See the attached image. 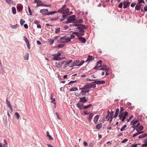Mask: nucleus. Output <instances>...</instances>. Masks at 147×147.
I'll return each instance as SVG.
<instances>
[{
	"mask_svg": "<svg viewBox=\"0 0 147 147\" xmlns=\"http://www.w3.org/2000/svg\"><path fill=\"white\" fill-rule=\"evenodd\" d=\"M57 12V11H51L49 12H48V15H52L55 13H56Z\"/></svg>",
	"mask_w": 147,
	"mask_h": 147,
	"instance_id": "31",
	"label": "nucleus"
},
{
	"mask_svg": "<svg viewBox=\"0 0 147 147\" xmlns=\"http://www.w3.org/2000/svg\"><path fill=\"white\" fill-rule=\"evenodd\" d=\"M141 7V5L137 4L135 7V9L136 10H139L140 9Z\"/></svg>",
	"mask_w": 147,
	"mask_h": 147,
	"instance_id": "37",
	"label": "nucleus"
},
{
	"mask_svg": "<svg viewBox=\"0 0 147 147\" xmlns=\"http://www.w3.org/2000/svg\"><path fill=\"white\" fill-rule=\"evenodd\" d=\"M6 103L7 106H8V107H9V108L11 111H13V110L10 104V102L7 100H7H6Z\"/></svg>",
	"mask_w": 147,
	"mask_h": 147,
	"instance_id": "11",
	"label": "nucleus"
},
{
	"mask_svg": "<svg viewBox=\"0 0 147 147\" xmlns=\"http://www.w3.org/2000/svg\"><path fill=\"white\" fill-rule=\"evenodd\" d=\"M128 141V139H125L121 142L122 143H124Z\"/></svg>",
	"mask_w": 147,
	"mask_h": 147,
	"instance_id": "58",
	"label": "nucleus"
},
{
	"mask_svg": "<svg viewBox=\"0 0 147 147\" xmlns=\"http://www.w3.org/2000/svg\"><path fill=\"white\" fill-rule=\"evenodd\" d=\"M99 69L106 71H108L109 70V68L108 67H101V68H99Z\"/></svg>",
	"mask_w": 147,
	"mask_h": 147,
	"instance_id": "25",
	"label": "nucleus"
},
{
	"mask_svg": "<svg viewBox=\"0 0 147 147\" xmlns=\"http://www.w3.org/2000/svg\"><path fill=\"white\" fill-rule=\"evenodd\" d=\"M113 112H112L111 113V115L109 116V118H108L107 120L108 121H109L110 122H111L113 118Z\"/></svg>",
	"mask_w": 147,
	"mask_h": 147,
	"instance_id": "20",
	"label": "nucleus"
},
{
	"mask_svg": "<svg viewBox=\"0 0 147 147\" xmlns=\"http://www.w3.org/2000/svg\"><path fill=\"white\" fill-rule=\"evenodd\" d=\"M15 115L18 119L20 117V115L18 113H16Z\"/></svg>",
	"mask_w": 147,
	"mask_h": 147,
	"instance_id": "45",
	"label": "nucleus"
},
{
	"mask_svg": "<svg viewBox=\"0 0 147 147\" xmlns=\"http://www.w3.org/2000/svg\"><path fill=\"white\" fill-rule=\"evenodd\" d=\"M64 46V45L62 44H59L58 46V48H61L63 47Z\"/></svg>",
	"mask_w": 147,
	"mask_h": 147,
	"instance_id": "54",
	"label": "nucleus"
},
{
	"mask_svg": "<svg viewBox=\"0 0 147 147\" xmlns=\"http://www.w3.org/2000/svg\"><path fill=\"white\" fill-rule=\"evenodd\" d=\"M55 33H57L58 32L60 31V28L59 27H57L55 29Z\"/></svg>",
	"mask_w": 147,
	"mask_h": 147,
	"instance_id": "42",
	"label": "nucleus"
},
{
	"mask_svg": "<svg viewBox=\"0 0 147 147\" xmlns=\"http://www.w3.org/2000/svg\"><path fill=\"white\" fill-rule=\"evenodd\" d=\"M87 100L86 99V97H84L80 98V101L82 102L85 103L86 102Z\"/></svg>",
	"mask_w": 147,
	"mask_h": 147,
	"instance_id": "27",
	"label": "nucleus"
},
{
	"mask_svg": "<svg viewBox=\"0 0 147 147\" xmlns=\"http://www.w3.org/2000/svg\"><path fill=\"white\" fill-rule=\"evenodd\" d=\"M49 11L47 9H43L40 10V12L43 15H48Z\"/></svg>",
	"mask_w": 147,
	"mask_h": 147,
	"instance_id": "6",
	"label": "nucleus"
},
{
	"mask_svg": "<svg viewBox=\"0 0 147 147\" xmlns=\"http://www.w3.org/2000/svg\"><path fill=\"white\" fill-rule=\"evenodd\" d=\"M52 55L54 57L53 58V59L54 60H59L61 59V57L56 55L55 54H53Z\"/></svg>",
	"mask_w": 147,
	"mask_h": 147,
	"instance_id": "9",
	"label": "nucleus"
},
{
	"mask_svg": "<svg viewBox=\"0 0 147 147\" xmlns=\"http://www.w3.org/2000/svg\"><path fill=\"white\" fill-rule=\"evenodd\" d=\"M144 10L145 11H147V5H146L144 7Z\"/></svg>",
	"mask_w": 147,
	"mask_h": 147,
	"instance_id": "64",
	"label": "nucleus"
},
{
	"mask_svg": "<svg viewBox=\"0 0 147 147\" xmlns=\"http://www.w3.org/2000/svg\"><path fill=\"white\" fill-rule=\"evenodd\" d=\"M128 114V113L127 111L125 112V113L124 112H120L119 117H120V119H122V121H124Z\"/></svg>",
	"mask_w": 147,
	"mask_h": 147,
	"instance_id": "3",
	"label": "nucleus"
},
{
	"mask_svg": "<svg viewBox=\"0 0 147 147\" xmlns=\"http://www.w3.org/2000/svg\"><path fill=\"white\" fill-rule=\"evenodd\" d=\"M102 123H100L99 124H98L96 125V128L98 129H100L102 127Z\"/></svg>",
	"mask_w": 147,
	"mask_h": 147,
	"instance_id": "28",
	"label": "nucleus"
},
{
	"mask_svg": "<svg viewBox=\"0 0 147 147\" xmlns=\"http://www.w3.org/2000/svg\"><path fill=\"white\" fill-rule=\"evenodd\" d=\"M69 9L67 8L66 9H65V10H64V11L63 12H62V13L63 14H69Z\"/></svg>",
	"mask_w": 147,
	"mask_h": 147,
	"instance_id": "26",
	"label": "nucleus"
},
{
	"mask_svg": "<svg viewBox=\"0 0 147 147\" xmlns=\"http://www.w3.org/2000/svg\"><path fill=\"white\" fill-rule=\"evenodd\" d=\"M127 126L126 125H125L122 127L120 129V131H123L125 130V128Z\"/></svg>",
	"mask_w": 147,
	"mask_h": 147,
	"instance_id": "41",
	"label": "nucleus"
},
{
	"mask_svg": "<svg viewBox=\"0 0 147 147\" xmlns=\"http://www.w3.org/2000/svg\"><path fill=\"white\" fill-rule=\"evenodd\" d=\"M53 94L52 93L51 94V96L50 99L52 100L51 102V103H54L55 101V98H53Z\"/></svg>",
	"mask_w": 147,
	"mask_h": 147,
	"instance_id": "24",
	"label": "nucleus"
},
{
	"mask_svg": "<svg viewBox=\"0 0 147 147\" xmlns=\"http://www.w3.org/2000/svg\"><path fill=\"white\" fill-rule=\"evenodd\" d=\"M72 61L71 60H67L65 61V65L66 66H68L69 67V65H71L70 63ZM66 66L65 67H66Z\"/></svg>",
	"mask_w": 147,
	"mask_h": 147,
	"instance_id": "13",
	"label": "nucleus"
},
{
	"mask_svg": "<svg viewBox=\"0 0 147 147\" xmlns=\"http://www.w3.org/2000/svg\"><path fill=\"white\" fill-rule=\"evenodd\" d=\"M12 12L14 14H15L16 13V9L14 7H12Z\"/></svg>",
	"mask_w": 147,
	"mask_h": 147,
	"instance_id": "33",
	"label": "nucleus"
},
{
	"mask_svg": "<svg viewBox=\"0 0 147 147\" xmlns=\"http://www.w3.org/2000/svg\"><path fill=\"white\" fill-rule=\"evenodd\" d=\"M78 90V89L76 87H74L72 88H71L69 90V91H75L76 90Z\"/></svg>",
	"mask_w": 147,
	"mask_h": 147,
	"instance_id": "34",
	"label": "nucleus"
},
{
	"mask_svg": "<svg viewBox=\"0 0 147 147\" xmlns=\"http://www.w3.org/2000/svg\"><path fill=\"white\" fill-rule=\"evenodd\" d=\"M80 89L82 90L80 94L82 95H84L86 94V90L85 88H84L83 87L82 88H80Z\"/></svg>",
	"mask_w": 147,
	"mask_h": 147,
	"instance_id": "7",
	"label": "nucleus"
},
{
	"mask_svg": "<svg viewBox=\"0 0 147 147\" xmlns=\"http://www.w3.org/2000/svg\"><path fill=\"white\" fill-rule=\"evenodd\" d=\"M77 107L80 109H82L83 107V104L78 103L76 105Z\"/></svg>",
	"mask_w": 147,
	"mask_h": 147,
	"instance_id": "17",
	"label": "nucleus"
},
{
	"mask_svg": "<svg viewBox=\"0 0 147 147\" xmlns=\"http://www.w3.org/2000/svg\"><path fill=\"white\" fill-rule=\"evenodd\" d=\"M25 55L26 56L24 57V59L25 60H28L29 59V54L27 53Z\"/></svg>",
	"mask_w": 147,
	"mask_h": 147,
	"instance_id": "35",
	"label": "nucleus"
},
{
	"mask_svg": "<svg viewBox=\"0 0 147 147\" xmlns=\"http://www.w3.org/2000/svg\"><path fill=\"white\" fill-rule=\"evenodd\" d=\"M99 117V115H96L94 119V121L95 123H96Z\"/></svg>",
	"mask_w": 147,
	"mask_h": 147,
	"instance_id": "19",
	"label": "nucleus"
},
{
	"mask_svg": "<svg viewBox=\"0 0 147 147\" xmlns=\"http://www.w3.org/2000/svg\"><path fill=\"white\" fill-rule=\"evenodd\" d=\"M144 128L143 127L142 125H141L139 126L136 129V130L138 132L139 131H142Z\"/></svg>",
	"mask_w": 147,
	"mask_h": 147,
	"instance_id": "14",
	"label": "nucleus"
},
{
	"mask_svg": "<svg viewBox=\"0 0 147 147\" xmlns=\"http://www.w3.org/2000/svg\"><path fill=\"white\" fill-rule=\"evenodd\" d=\"M140 123H138L137 124L135 125H134V126H133V127L134 128V130L137 127H138L139 126V125H140Z\"/></svg>",
	"mask_w": 147,
	"mask_h": 147,
	"instance_id": "38",
	"label": "nucleus"
},
{
	"mask_svg": "<svg viewBox=\"0 0 147 147\" xmlns=\"http://www.w3.org/2000/svg\"><path fill=\"white\" fill-rule=\"evenodd\" d=\"M147 146V143H145L142 144V147H145Z\"/></svg>",
	"mask_w": 147,
	"mask_h": 147,
	"instance_id": "61",
	"label": "nucleus"
},
{
	"mask_svg": "<svg viewBox=\"0 0 147 147\" xmlns=\"http://www.w3.org/2000/svg\"><path fill=\"white\" fill-rule=\"evenodd\" d=\"M138 3L139 4H140V3H145V2L144 0H138Z\"/></svg>",
	"mask_w": 147,
	"mask_h": 147,
	"instance_id": "43",
	"label": "nucleus"
},
{
	"mask_svg": "<svg viewBox=\"0 0 147 147\" xmlns=\"http://www.w3.org/2000/svg\"><path fill=\"white\" fill-rule=\"evenodd\" d=\"M17 25H18L17 24H16L15 25H11V28H13V29H16L17 28Z\"/></svg>",
	"mask_w": 147,
	"mask_h": 147,
	"instance_id": "48",
	"label": "nucleus"
},
{
	"mask_svg": "<svg viewBox=\"0 0 147 147\" xmlns=\"http://www.w3.org/2000/svg\"><path fill=\"white\" fill-rule=\"evenodd\" d=\"M54 40H55L54 39H51L49 41V42H50V44L51 45L53 44V43L54 42Z\"/></svg>",
	"mask_w": 147,
	"mask_h": 147,
	"instance_id": "51",
	"label": "nucleus"
},
{
	"mask_svg": "<svg viewBox=\"0 0 147 147\" xmlns=\"http://www.w3.org/2000/svg\"><path fill=\"white\" fill-rule=\"evenodd\" d=\"M102 63V61L101 60H99L97 62V65H98L100 64L101 65Z\"/></svg>",
	"mask_w": 147,
	"mask_h": 147,
	"instance_id": "60",
	"label": "nucleus"
},
{
	"mask_svg": "<svg viewBox=\"0 0 147 147\" xmlns=\"http://www.w3.org/2000/svg\"><path fill=\"white\" fill-rule=\"evenodd\" d=\"M138 120H136L135 121H134V122H133V126H134V125H135L138 122Z\"/></svg>",
	"mask_w": 147,
	"mask_h": 147,
	"instance_id": "53",
	"label": "nucleus"
},
{
	"mask_svg": "<svg viewBox=\"0 0 147 147\" xmlns=\"http://www.w3.org/2000/svg\"><path fill=\"white\" fill-rule=\"evenodd\" d=\"M101 67V65L98 66V65H97L95 67H94V69H98V68H99V67Z\"/></svg>",
	"mask_w": 147,
	"mask_h": 147,
	"instance_id": "56",
	"label": "nucleus"
},
{
	"mask_svg": "<svg viewBox=\"0 0 147 147\" xmlns=\"http://www.w3.org/2000/svg\"><path fill=\"white\" fill-rule=\"evenodd\" d=\"M83 22V20L82 19H77L76 20H75V23H82Z\"/></svg>",
	"mask_w": 147,
	"mask_h": 147,
	"instance_id": "32",
	"label": "nucleus"
},
{
	"mask_svg": "<svg viewBox=\"0 0 147 147\" xmlns=\"http://www.w3.org/2000/svg\"><path fill=\"white\" fill-rule=\"evenodd\" d=\"M91 106H92V105L91 104H89V105H87L86 106H85L84 107V109L85 110L86 109H88V108H89Z\"/></svg>",
	"mask_w": 147,
	"mask_h": 147,
	"instance_id": "39",
	"label": "nucleus"
},
{
	"mask_svg": "<svg viewBox=\"0 0 147 147\" xmlns=\"http://www.w3.org/2000/svg\"><path fill=\"white\" fill-rule=\"evenodd\" d=\"M70 41V38H69V37L64 36L60 37V39L58 40V42L60 43H67Z\"/></svg>",
	"mask_w": 147,
	"mask_h": 147,
	"instance_id": "2",
	"label": "nucleus"
},
{
	"mask_svg": "<svg viewBox=\"0 0 147 147\" xmlns=\"http://www.w3.org/2000/svg\"><path fill=\"white\" fill-rule=\"evenodd\" d=\"M70 26H75L76 29H78L80 32H84V29L86 28V26L82 24H75L70 25Z\"/></svg>",
	"mask_w": 147,
	"mask_h": 147,
	"instance_id": "1",
	"label": "nucleus"
},
{
	"mask_svg": "<svg viewBox=\"0 0 147 147\" xmlns=\"http://www.w3.org/2000/svg\"><path fill=\"white\" fill-rule=\"evenodd\" d=\"M130 3L129 2H127L126 1H125L123 3V7L124 8H126L128 6Z\"/></svg>",
	"mask_w": 147,
	"mask_h": 147,
	"instance_id": "18",
	"label": "nucleus"
},
{
	"mask_svg": "<svg viewBox=\"0 0 147 147\" xmlns=\"http://www.w3.org/2000/svg\"><path fill=\"white\" fill-rule=\"evenodd\" d=\"M78 39L80 41L83 43H84L86 42V40L85 38L81 37H78Z\"/></svg>",
	"mask_w": 147,
	"mask_h": 147,
	"instance_id": "15",
	"label": "nucleus"
},
{
	"mask_svg": "<svg viewBox=\"0 0 147 147\" xmlns=\"http://www.w3.org/2000/svg\"><path fill=\"white\" fill-rule=\"evenodd\" d=\"M64 15H63V18H62L61 19V21L62 22L65 19V18H67V16L69 15V14H63Z\"/></svg>",
	"mask_w": 147,
	"mask_h": 147,
	"instance_id": "30",
	"label": "nucleus"
},
{
	"mask_svg": "<svg viewBox=\"0 0 147 147\" xmlns=\"http://www.w3.org/2000/svg\"><path fill=\"white\" fill-rule=\"evenodd\" d=\"M123 2H121L119 5V6H118L119 7V8H122L123 6Z\"/></svg>",
	"mask_w": 147,
	"mask_h": 147,
	"instance_id": "55",
	"label": "nucleus"
},
{
	"mask_svg": "<svg viewBox=\"0 0 147 147\" xmlns=\"http://www.w3.org/2000/svg\"><path fill=\"white\" fill-rule=\"evenodd\" d=\"M47 136L48 137L49 139L50 140H53V138L50 136L48 131H47L46 132Z\"/></svg>",
	"mask_w": 147,
	"mask_h": 147,
	"instance_id": "22",
	"label": "nucleus"
},
{
	"mask_svg": "<svg viewBox=\"0 0 147 147\" xmlns=\"http://www.w3.org/2000/svg\"><path fill=\"white\" fill-rule=\"evenodd\" d=\"M76 82V80H75V81H73V80H71V81H70L68 84L69 85H71V84L72 83H74L75 82Z\"/></svg>",
	"mask_w": 147,
	"mask_h": 147,
	"instance_id": "50",
	"label": "nucleus"
},
{
	"mask_svg": "<svg viewBox=\"0 0 147 147\" xmlns=\"http://www.w3.org/2000/svg\"><path fill=\"white\" fill-rule=\"evenodd\" d=\"M25 22V20H22L21 19L20 21V24L21 26H22L23 24Z\"/></svg>",
	"mask_w": 147,
	"mask_h": 147,
	"instance_id": "40",
	"label": "nucleus"
},
{
	"mask_svg": "<svg viewBox=\"0 0 147 147\" xmlns=\"http://www.w3.org/2000/svg\"><path fill=\"white\" fill-rule=\"evenodd\" d=\"M65 61H62L59 63H56V66L57 67L60 68L62 67L63 64L64 63Z\"/></svg>",
	"mask_w": 147,
	"mask_h": 147,
	"instance_id": "8",
	"label": "nucleus"
},
{
	"mask_svg": "<svg viewBox=\"0 0 147 147\" xmlns=\"http://www.w3.org/2000/svg\"><path fill=\"white\" fill-rule=\"evenodd\" d=\"M75 37V36L73 35H70V36L69 37V38H70V40H71V38H74Z\"/></svg>",
	"mask_w": 147,
	"mask_h": 147,
	"instance_id": "59",
	"label": "nucleus"
},
{
	"mask_svg": "<svg viewBox=\"0 0 147 147\" xmlns=\"http://www.w3.org/2000/svg\"><path fill=\"white\" fill-rule=\"evenodd\" d=\"M93 116V115L92 114H90L89 115L88 119L90 121L92 120Z\"/></svg>",
	"mask_w": 147,
	"mask_h": 147,
	"instance_id": "46",
	"label": "nucleus"
},
{
	"mask_svg": "<svg viewBox=\"0 0 147 147\" xmlns=\"http://www.w3.org/2000/svg\"><path fill=\"white\" fill-rule=\"evenodd\" d=\"M23 38H24V41L25 42H26V44L27 43H28V42H29V41L28 40L26 36H24Z\"/></svg>",
	"mask_w": 147,
	"mask_h": 147,
	"instance_id": "36",
	"label": "nucleus"
},
{
	"mask_svg": "<svg viewBox=\"0 0 147 147\" xmlns=\"http://www.w3.org/2000/svg\"><path fill=\"white\" fill-rule=\"evenodd\" d=\"M90 86V83H89L86 85L84 86L83 87L86 89H88L91 88V86Z\"/></svg>",
	"mask_w": 147,
	"mask_h": 147,
	"instance_id": "23",
	"label": "nucleus"
},
{
	"mask_svg": "<svg viewBox=\"0 0 147 147\" xmlns=\"http://www.w3.org/2000/svg\"><path fill=\"white\" fill-rule=\"evenodd\" d=\"M79 63L80 61L79 60H76L74 63L71 64V65H69V67H72L75 66H79Z\"/></svg>",
	"mask_w": 147,
	"mask_h": 147,
	"instance_id": "5",
	"label": "nucleus"
},
{
	"mask_svg": "<svg viewBox=\"0 0 147 147\" xmlns=\"http://www.w3.org/2000/svg\"><path fill=\"white\" fill-rule=\"evenodd\" d=\"M76 35L78 36H82L84 35V33L83 32H76Z\"/></svg>",
	"mask_w": 147,
	"mask_h": 147,
	"instance_id": "21",
	"label": "nucleus"
},
{
	"mask_svg": "<svg viewBox=\"0 0 147 147\" xmlns=\"http://www.w3.org/2000/svg\"><path fill=\"white\" fill-rule=\"evenodd\" d=\"M84 62H85V61L84 60H82V61H81V62H80V63H79V66H80V65H82L84 63Z\"/></svg>",
	"mask_w": 147,
	"mask_h": 147,
	"instance_id": "57",
	"label": "nucleus"
},
{
	"mask_svg": "<svg viewBox=\"0 0 147 147\" xmlns=\"http://www.w3.org/2000/svg\"><path fill=\"white\" fill-rule=\"evenodd\" d=\"M28 9L29 11V12L30 13V16L32 15V13L31 11L30 8L29 6L28 7Z\"/></svg>",
	"mask_w": 147,
	"mask_h": 147,
	"instance_id": "52",
	"label": "nucleus"
},
{
	"mask_svg": "<svg viewBox=\"0 0 147 147\" xmlns=\"http://www.w3.org/2000/svg\"><path fill=\"white\" fill-rule=\"evenodd\" d=\"M94 57L91 55H89L88 56V59L86 60V62L91 61L94 60Z\"/></svg>",
	"mask_w": 147,
	"mask_h": 147,
	"instance_id": "12",
	"label": "nucleus"
},
{
	"mask_svg": "<svg viewBox=\"0 0 147 147\" xmlns=\"http://www.w3.org/2000/svg\"><path fill=\"white\" fill-rule=\"evenodd\" d=\"M5 1L7 3L9 4H11L13 2L12 0H5Z\"/></svg>",
	"mask_w": 147,
	"mask_h": 147,
	"instance_id": "44",
	"label": "nucleus"
},
{
	"mask_svg": "<svg viewBox=\"0 0 147 147\" xmlns=\"http://www.w3.org/2000/svg\"><path fill=\"white\" fill-rule=\"evenodd\" d=\"M41 1L39 0H34V2L35 3L38 4H39L40 3H41Z\"/></svg>",
	"mask_w": 147,
	"mask_h": 147,
	"instance_id": "49",
	"label": "nucleus"
},
{
	"mask_svg": "<svg viewBox=\"0 0 147 147\" xmlns=\"http://www.w3.org/2000/svg\"><path fill=\"white\" fill-rule=\"evenodd\" d=\"M76 16L75 15L71 16L68 18L67 21L66 22V24H68L71 22H75Z\"/></svg>",
	"mask_w": 147,
	"mask_h": 147,
	"instance_id": "4",
	"label": "nucleus"
},
{
	"mask_svg": "<svg viewBox=\"0 0 147 147\" xmlns=\"http://www.w3.org/2000/svg\"><path fill=\"white\" fill-rule=\"evenodd\" d=\"M66 6V5H64L61 9L58 10L57 12L62 13L65 10V9Z\"/></svg>",
	"mask_w": 147,
	"mask_h": 147,
	"instance_id": "10",
	"label": "nucleus"
},
{
	"mask_svg": "<svg viewBox=\"0 0 147 147\" xmlns=\"http://www.w3.org/2000/svg\"><path fill=\"white\" fill-rule=\"evenodd\" d=\"M22 7L21 6H19L17 7V9L19 11H21L22 10Z\"/></svg>",
	"mask_w": 147,
	"mask_h": 147,
	"instance_id": "47",
	"label": "nucleus"
},
{
	"mask_svg": "<svg viewBox=\"0 0 147 147\" xmlns=\"http://www.w3.org/2000/svg\"><path fill=\"white\" fill-rule=\"evenodd\" d=\"M136 4V3H132L131 4V7H134V6Z\"/></svg>",
	"mask_w": 147,
	"mask_h": 147,
	"instance_id": "62",
	"label": "nucleus"
},
{
	"mask_svg": "<svg viewBox=\"0 0 147 147\" xmlns=\"http://www.w3.org/2000/svg\"><path fill=\"white\" fill-rule=\"evenodd\" d=\"M90 84L91 86H91V88H95L96 87V84L95 82H92L91 83H90Z\"/></svg>",
	"mask_w": 147,
	"mask_h": 147,
	"instance_id": "29",
	"label": "nucleus"
},
{
	"mask_svg": "<svg viewBox=\"0 0 147 147\" xmlns=\"http://www.w3.org/2000/svg\"><path fill=\"white\" fill-rule=\"evenodd\" d=\"M138 144H133L131 146V147H137V145Z\"/></svg>",
	"mask_w": 147,
	"mask_h": 147,
	"instance_id": "63",
	"label": "nucleus"
},
{
	"mask_svg": "<svg viewBox=\"0 0 147 147\" xmlns=\"http://www.w3.org/2000/svg\"><path fill=\"white\" fill-rule=\"evenodd\" d=\"M95 82L97 84H103L105 83V82L103 80L96 81H95Z\"/></svg>",
	"mask_w": 147,
	"mask_h": 147,
	"instance_id": "16",
	"label": "nucleus"
}]
</instances>
